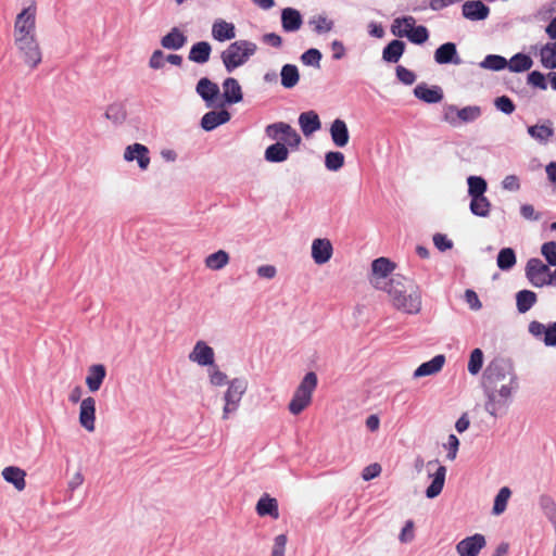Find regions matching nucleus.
I'll list each match as a JSON object with an SVG mask.
<instances>
[{"label": "nucleus", "instance_id": "31", "mask_svg": "<svg viewBox=\"0 0 556 556\" xmlns=\"http://www.w3.org/2000/svg\"><path fill=\"white\" fill-rule=\"evenodd\" d=\"M106 376V368L102 364H94L88 368L86 384L90 392L100 390Z\"/></svg>", "mask_w": 556, "mask_h": 556}, {"label": "nucleus", "instance_id": "55", "mask_svg": "<svg viewBox=\"0 0 556 556\" xmlns=\"http://www.w3.org/2000/svg\"><path fill=\"white\" fill-rule=\"evenodd\" d=\"M483 366V352L481 349L476 348L471 351L468 362V371L470 375H477L480 372Z\"/></svg>", "mask_w": 556, "mask_h": 556}, {"label": "nucleus", "instance_id": "64", "mask_svg": "<svg viewBox=\"0 0 556 556\" xmlns=\"http://www.w3.org/2000/svg\"><path fill=\"white\" fill-rule=\"evenodd\" d=\"M433 244L440 252H445L453 248V241L443 233L433 235Z\"/></svg>", "mask_w": 556, "mask_h": 556}, {"label": "nucleus", "instance_id": "62", "mask_svg": "<svg viewBox=\"0 0 556 556\" xmlns=\"http://www.w3.org/2000/svg\"><path fill=\"white\" fill-rule=\"evenodd\" d=\"M457 112L458 108L455 104H446L444 106V112L442 119L450 124L453 127L458 126V118H457Z\"/></svg>", "mask_w": 556, "mask_h": 556}, {"label": "nucleus", "instance_id": "48", "mask_svg": "<svg viewBox=\"0 0 556 556\" xmlns=\"http://www.w3.org/2000/svg\"><path fill=\"white\" fill-rule=\"evenodd\" d=\"M482 114V110L479 105H467L458 109L457 118L458 126L462 123L468 124L477 121Z\"/></svg>", "mask_w": 556, "mask_h": 556}, {"label": "nucleus", "instance_id": "9", "mask_svg": "<svg viewBox=\"0 0 556 556\" xmlns=\"http://www.w3.org/2000/svg\"><path fill=\"white\" fill-rule=\"evenodd\" d=\"M547 273H549V266L545 265L539 257H531L528 260L525 274L528 281L534 288H543L546 286Z\"/></svg>", "mask_w": 556, "mask_h": 556}, {"label": "nucleus", "instance_id": "51", "mask_svg": "<svg viewBox=\"0 0 556 556\" xmlns=\"http://www.w3.org/2000/svg\"><path fill=\"white\" fill-rule=\"evenodd\" d=\"M344 154L340 151H328L325 154V167L330 172H338L344 165Z\"/></svg>", "mask_w": 556, "mask_h": 556}, {"label": "nucleus", "instance_id": "18", "mask_svg": "<svg viewBox=\"0 0 556 556\" xmlns=\"http://www.w3.org/2000/svg\"><path fill=\"white\" fill-rule=\"evenodd\" d=\"M149 149L142 143H132L126 147L124 151V160L127 162L136 161L141 170L148 169L150 165Z\"/></svg>", "mask_w": 556, "mask_h": 556}, {"label": "nucleus", "instance_id": "61", "mask_svg": "<svg viewBox=\"0 0 556 556\" xmlns=\"http://www.w3.org/2000/svg\"><path fill=\"white\" fill-rule=\"evenodd\" d=\"M519 212L521 217L529 222H539L542 218V213L535 211L532 204H521Z\"/></svg>", "mask_w": 556, "mask_h": 556}, {"label": "nucleus", "instance_id": "13", "mask_svg": "<svg viewBox=\"0 0 556 556\" xmlns=\"http://www.w3.org/2000/svg\"><path fill=\"white\" fill-rule=\"evenodd\" d=\"M435 465V471L432 473L429 472L431 482L425 491L426 497L430 500L435 498L441 494L445 483L446 467L444 465H440L438 460H430L428 462L427 467L430 468Z\"/></svg>", "mask_w": 556, "mask_h": 556}, {"label": "nucleus", "instance_id": "11", "mask_svg": "<svg viewBox=\"0 0 556 556\" xmlns=\"http://www.w3.org/2000/svg\"><path fill=\"white\" fill-rule=\"evenodd\" d=\"M528 330L531 336L542 341L546 346H556V321L545 325L538 320H532L528 326Z\"/></svg>", "mask_w": 556, "mask_h": 556}, {"label": "nucleus", "instance_id": "32", "mask_svg": "<svg viewBox=\"0 0 556 556\" xmlns=\"http://www.w3.org/2000/svg\"><path fill=\"white\" fill-rule=\"evenodd\" d=\"M212 53V46L208 41H198L189 50L188 60L197 64L208 62Z\"/></svg>", "mask_w": 556, "mask_h": 556}, {"label": "nucleus", "instance_id": "46", "mask_svg": "<svg viewBox=\"0 0 556 556\" xmlns=\"http://www.w3.org/2000/svg\"><path fill=\"white\" fill-rule=\"evenodd\" d=\"M395 268V264L387 257H378L371 263V271L375 276L387 278Z\"/></svg>", "mask_w": 556, "mask_h": 556}, {"label": "nucleus", "instance_id": "33", "mask_svg": "<svg viewBox=\"0 0 556 556\" xmlns=\"http://www.w3.org/2000/svg\"><path fill=\"white\" fill-rule=\"evenodd\" d=\"M187 36L178 27H173L161 38V46L167 50H179L187 43Z\"/></svg>", "mask_w": 556, "mask_h": 556}, {"label": "nucleus", "instance_id": "50", "mask_svg": "<svg viewBox=\"0 0 556 556\" xmlns=\"http://www.w3.org/2000/svg\"><path fill=\"white\" fill-rule=\"evenodd\" d=\"M405 38H407L414 45H422L429 39V30L424 25H417L416 23L410 29V34L404 33Z\"/></svg>", "mask_w": 556, "mask_h": 556}, {"label": "nucleus", "instance_id": "63", "mask_svg": "<svg viewBox=\"0 0 556 556\" xmlns=\"http://www.w3.org/2000/svg\"><path fill=\"white\" fill-rule=\"evenodd\" d=\"M212 370H210V382L214 387H222L224 384H228L227 375L220 371L217 366H211Z\"/></svg>", "mask_w": 556, "mask_h": 556}, {"label": "nucleus", "instance_id": "45", "mask_svg": "<svg viewBox=\"0 0 556 556\" xmlns=\"http://www.w3.org/2000/svg\"><path fill=\"white\" fill-rule=\"evenodd\" d=\"M508 61L506 58L500 54H488L479 63V66L484 70L500 72L507 68Z\"/></svg>", "mask_w": 556, "mask_h": 556}, {"label": "nucleus", "instance_id": "27", "mask_svg": "<svg viewBox=\"0 0 556 556\" xmlns=\"http://www.w3.org/2000/svg\"><path fill=\"white\" fill-rule=\"evenodd\" d=\"M212 37L214 40L225 42L236 38V26L231 22L222 18L214 21L212 25Z\"/></svg>", "mask_w": 556, "mask_h": 556}, {"label": "nucleus", "instance_id": "6", "mask_svg": "<svg viewBox=\"0 0 556 556\" xmlns=\"http://www.w3.org/2000/svg\"><path fill=\"white\" fill-rule=\"evenodd\" d=\"M248 389V381L244 378H233L228 382V389L224 394L225 405L223 408V418L227 419L229 415L239 407L241 399Z\"/></svg>", "mask_w": 556, "mask_h": 556}, {"label": "nucleus", "instance_id": "7", "mask_svg": "<svg viewBox=\"0 0 556 556\" xmlns=\"http://www.w3.org/2000/svg\"><path fill=\"white\" fill-rule=\"evenodd\" d=\"M265 134L268 138L288 144L291 149H298L302 138L290 124L285 122H276L269 124L265 128Z\"/></svg>", "mask_w": 556, "mask_h": 556}, {"label": "nucleus", "instance_id": "2", "mask_svg": "<svg viewBox=\"0 0 556 556\" xmlns=\"http://www.w3.org/2000/svg\"><path fill=\"white\" fill-rule=\"evenodd\" d=\"M509 378L510 384L517 386V375L509 359L496 357L491 361L483 372V389L496 387V384L506 378Z\"/></svg>", "mask_w": 556, "mask_h": 556}, {"label": "nucleus", "instance_id": "60", "mask_svg": "<svg viewBox=\"0 0 556 556\" xmlns=\"http://www.w3.org/2000/svg\"><path fill=\"white\" fill-rule=\"evenodd\" d=\"M395 75H396V78L404 85L406 86H410L413 85L415 81H416V74L406 68L405 66L403 65H397L396 68H395Z\"/></svg>", "mask_w": 556, "mask_h": 556}, {"label": "nucleus", "instance_id": "30", "mask_svg": "<svg viewBox=\"0 0 556 556\" xmlns=\"http://www.w3.org/2000/svg\"><path fill=\"white\" fill-rule=\"evenodd\" d=\"M289 148L288 144L276 141L265 149L264 159L268 163H282L289 157Z\"/></svg>", "mask_w": 556, "mask_h": 556}, {"label": "nucleus", "instance_id": "56", "mask_svg": "<svg viewBox=\"0 0 556 556\" xmlns=\"http://www.w3.org/2000/svg\"><path fill=\"white\" fill-rule=\"evenodd\" d=\"M495 109L506 115H510L516 110V104L508 96L496 97L493 101Z\"/></svg>", "mask_w": 556, "mask_h": 556}, {"label": "nucleus", "instance_id": "52", "mask_svg": "<svg viewBox=\"0 0 556 556\" xmlns=\"http://www.w3.org/2000/svg\"><path fill=\"white\" fill-rule=\"evenodd\" d=\"M105 118L118 125L125 122L127 113L121 103L110 104L104 114Z\"/></svg>", "mask_w": 556, "mask_h": 556}, {"label": "nucleus", "instance_id": "14", "mask_svg": "<svg viewBox=\"0 0 556 556\" xmlns=\"http://www.w3.org/2000/svg\"><path fill=\"white\" fill-rule=\"evenodd\" d=\"M222 102L218 103L217 108L225 105H233L243 100V92L239 81L233 77H227L223 81V93Z\"/></svg>", "mask_w": 556, "mask_h": 556}, {"label": "nucleus", "instance_id": "20", "mask_svg": "<svg viewBox=\"0 0 556 556\" xmlns=\"http://www.w3.org/2000/svg\"><path fill=\"white\" fill-rule=\"evenodd\" d=\"M485 546V538L480 533L467 536L456 544V551L459 556H478Z\"/></svg>", "mask_w": 556, "mask_h": 556}, {"label": "nucleus", "instance_id": "59", "mask_svg": "<svg viewBox=\"0 0 556 556\" xmlns=\"http://www.w3.org/2000/svg\"><path fill=\"white\" fill-rule=\"evenodd\" d=\"M311 25H314V30L318 35L326 34L333 28V21L328 20L326 16L319 15L317 18L309 21Z\"/></svg>", "mask_w": 556, "mask_h": 556}, {"label": "nucleus", "instance_id": "40", "mask_svg": "<svg viewBox=\"0 0 556 556\" xmlns=\"http://www.w3.org/2000/svg\"><path fill=\"white\" fill-rule=\"evenodd\" d=\"M416 23V18L412 15H403L394 18L391 25V33L399 38L405 37L404 33L410 34V29Z\"/></svg>", "mask_w": 556, "mask_h": 556}, {"label": "nucleus", "instance_id": "41", "mask_svg": "<svg viewBox=\"0 0 556 556\" xmlns=\"http://www.w3.org/2000/svg\"><path fill=\"white\" fill-rule=\"evenodd\" d=\"M540 61L544 68L556 70V41L545 43L540 50Z\"/></svg>", "mask_w": 556, "mask_h": 556}, {"label": "nucleus", "instance_id": "24", "mask_svg": "<svg viewBox=\"0 0 556 556\" xmlns=\"http://www.w3.org/2000/svg\"><path fill=\"white\" fill-rule=\"evenodd\" d=\"M280 20L282 30L286 33H295L303 25V16L301 12L291 7L281 10Z\"/></svg>", "mask_w": 556, "mask_h": 556}, {"label": "nucleus", "instance_id": "22", "mask_svg": "<svg viewBox=\"0 0 556 556\" xmlns=\"http://www.w3.org/2000/svg\"><path fill=\"white\" fill-rule=\"evenodd\" d=\"M96 421V400L88 396L80 401L79 406V424L89 432L94 430Z\"/></svg>", "mask_w": 556, "mask_h": 556}, {"label": "nucleus", "instance_id": "10", "mask_svg": "<svg viewBox=\"0 0 556 556\" xmlns=\"http://www.w3.org/2000/svg\"><path fill=\"white\" fill-rule=\"evenodd\" d=\"M36 29V10L33 8H25L16 16L14 24L15 40L17 37L26 38L27 36H35Z\"/></svg>", "mask_w": 556, "mask_h": 556}, {"label": "nucleus", "instance_id": "53", "mask_svg": "<svg viewBox=\"0 0 556 556\" xmlns=\"http://www.w3.org/2000/svg\"><path fill=\"white\" fill-rule=\"evenodd\" d=\"M539 506L549 521H556V502L547 494H543L539 498Z\"/></svg>", "mask_w": 556, "mask_h": 556}, {"label": "nucleus", "instance_id": "4", "mask_svg": "<svg viewBox=\"0 0 556 556\" xmlns=\"http://www.w3.org/2000/svg\"><path fill=\"white\" fill-rule=\"evenodd\" d=\"M518 389V384H503L498 390L496 387L488 388L484 390L486 395L485 410L494 416H502L506 413L509 404L513 391Z\"/></svg>", "mask_w": 556, "mask_h": 556}, {"label": "nucleus", "instance_id": "54", "mask_svg": "<svg viewBox=\"0 0 556 556\" xmlns=\"http://www.w3.org/2000/svg\"><path fill=\"white\" fill-rule=\"evenodd\" d=\"M323 59L321 52L317 48H309L306 51H304L300 60L305 66H312L315 68L320 67V61Z\"/></svg>", "mask_w": 556, "mask_h": 556}, {"label": "nucleus", "instance_id": "28", "mask_svg": "<svg viewBox=\"0 0 556 556\" xmlns=\"http://www.w3.org/2000/svg\"><path fill=\"white\" fill-rule=\"evenodd\" d=\"M445 363V356L443 354H438L433 356L431 359L424 362L420 364L414 371V378H421L434 375L439 372Z\"/></svg>", "mask_w": 556, "mask_h": 556}, {"label": "nucleus", "instance_id": "5", "mask_svg": "<svg viewBox=\"0 0 556 556\" xmlns=\"http://www.w3.org/2000/svg\"><path fill=\"white\" fill-rule=\"evenodd\" d=\"M395 285H401L400 277L391 278L388 293L392 296L394 305L408 314H417L421 308V296L418 290L406 294L404 290L399 289Z\"/></svg>", "mask_w": 556, "mask_h": 556}, {"label": "nucleus", "instance_id": "36", "mask_svg": "<svg viewBox=\"0 0 556 556\" xmlns=\"http://www.w3.org/2000/svg\"><path fill=\"white\" fill-rule=\"evenodd\" d=\"M280 84L285 89L294 88L300 81V72L295 64L287 63L280 70Z\"/></svg>", "mask_w": 556, "mask_h": 556}, {"label": "nucleus", "instance_id": "25", "mask_svg": "<svg viewBox=\"0 0 556 556\" xmlns=\"http://www.w3.org/2000/svg\"><path fill=\"white\" fill-rule=\"evenodd\" d=\"M528 135L540 144H546L555 135L553 122L544 119L542 124H535L527 127Z\"/></svg>", "mask_w": 556, "mask_h": 556}, {"label": "nucleus", "instance_id": "38", "mask_svg": "<svg viewBox=\"0 0 556 556\" xmlns=\"http://www.w3.org/2000/svg\"><path fill=\"white\" fill-rule=\"evenodd\" d=\"M538 302V295L534 291L522 289L516 293V306L519 314L529 312Z\"/></svg>", "mask_w": 556, "mask_h": 556}, {"label": "nucleus", "instance_id": "49", "mask_svg": "<svg viewBox=\"0 0 556 556\" xmlns=\"http://www.w3.org/2000/svg\"><path fill=\"white\" fill-rule=\"evenodd\" d=\"M511 491L508 486H503L500 489L497 494L495 495L492 513L496 516L501 515L505 511L507 502L510 497Z\"/></svg>", "mask_w": 556, "mask_h": 556}, {"label": "nucleus", "instance_id": "1", "mask_svg": "<svg viewBox=\"0 0 556 556\" xmlns=\"http://www.w3.org/2000/svg\"><path fill=\"white\" fill-rule=\"evenodd\" d=\"M257 50L256 43L250 40H236L220 54V59L228 73L242 66Z\"/></svg>", "mask_w": 556, "mask_h": 556}, {"label": "nucleus", "instance_id": "44", "mask_svg": "<svg viewBox=\"0 0 556 556\" xmlns=\"http://www.w3.org/2000/svg\"><path fill=\"white\" fill-rule=\"evenodd\" d=\"M468 197L476 198L485 195L488 182L482 176L470 175L467 177Z\"/></svg>", "mask_w": 556, "mask_h": 556}, {"label": "nucleus", "instance_id": "17", "mask_svg": "<svg viewBox=\"0 0 556 556\" xmlns=\"http://www.w3.org/2000/svg\"><path fill=\"white\" fill-rule=\"evenodd\" d=\"M231 119V114L224 106L219 110H212L206 112L200 121V126L205 131H213L217 127L228 123Z\"/></svg>", "mask_w": 556, "mask_h": 556}, {"label": "nucleus", "instance_id": "57", "mask_svg": "<svg viewBox=\"0 0 556 556\" xmlns=\"http://www.w3.org/2000/svg\"><path fill=\"white\" fill-rule=\"evenodd\" d=\"M547 75H544L542 72L540 71H532V72H529L528 73V76H527V83L534 87V88H538V89H541V90H546L547 89Z\"/></svg>", "mask_w": 556, "mask_h": 556}, {"label": "nucleus", "instance_id": "15", "mask_svg": "<svg viewBox=\"0 0 556 556\" xmlns=\"http://www.w3.org/2000/svg\"><path fill=\"white\" fill-rule=\"evenodd\" d=\"M434 62L439 65H460L463 60L460 59L457 46L455 42L447 41L440 45L433 53Z\"/></svg>", "mask_w": 556, "mask_h": 556}, {"label": "nucleus", "instance_id": "23", "mask_svg": "<svg viewBox=\"0 0 556 556\" xmlns=\"http://www.w3.org/2000/svg\"><path fill=\"white\" fill-rule=\"evenodd\" d=\"M333 247L329 239L317 238L312 242V258L317 265L326 264L332 256Z\"/></svg>", "mask_w": 556, "mask_h": 556}, {"label": "nucleus", "instance_id": "37", "mask_svg": "<svg viewBox=\"0 0 556 556\" xmlns=\"http://www.w3.org/2000/svg\"><path fill=\"white\" fill-rule=\"evenodd\" d=\"M25 476L26 472L15 466H8L2 470V477L8 482L13 484V486L17 491H22L25 489L26 482H25Z\"/></svg>", "mask_w": 556, "mask_h": 556}, {"label": "nucleus", "instance_id": "12", "mask_svg": "<svg viewBox=\"0 0 556 556\" xmlns=\"http://www.w3.org/2000/svg\"><path fill=\"white\" fill-rule=\"evenodd\" d=\"M195 92L205 102L206 108H217L220 89L218 85L208 77H202L198 80Z\"/></svg>", "mask_w": 556, "mask_h": 556}, {"label": "nucleus", "instance_id": "26", "mask_svg": "<svg viewBox=\"0 0 556 556\" xmlns=\"http://www.w3.org/2000/svg\"><path fill=\"white\" fill-rule=\"evenodd\" d=\"M329 134L332 143L337 148H344L345 146H348L350 140V131L345 121L341 118H336L330 125Z\"/></svg>", "mask_w": 556, "mask_h": 556}, {"label": "nucleus", "instance_id": "34", "mask_svg": "<svg viewBox=\"0 0 556 556\" xmlns=\"http://www.w3.org/2000/svg\"><path fill=\"white\" fill-rule=\"evenodd\" d=\"M256 513L261 517L269 516L274 519L279 517L278 502L268 494H263L256 503Z\"/></svg>", "mask_w": 556, "mask_h": 556}, {"label": "nucleus", "instance_id": "21", "mask_svg": "<svg viewBox=\"0 0 556 556\" xmlns=\"http://www.w3.org/2000/svg\"><path fill=\"white\" fill-rule=\"evenodd\" d=\"M189 359L200 366H214V350L205 341L200 340L190 352Z\"/></svg>", "mask_w": 556, "mask_h": 556}, {"label": "nucleus", "instance_id": "29", "mask_svg": "<svg viewBox=\"0 0 556 556\" xmlns=\"http://www.w3.org/2000/svg\"><path fill=\"white\" fill-rule=\"evenodd\" d=\"M299 125L305 137L312 136L321 128V122L315 111H306L300 114Z\"/></svg>", "mask_w": 556, "mask_h": 556}, {"label": "nucleus", "instance_id": "8", "mask_svg": "<svg viewBox=\"0 0 556 556\" xmlns=\"http://www.w3.org/2000/svg\"><path fill=\"white\" fill-rule=\"evenodd\" d=\"M15 45L26 64L36 67L41 62V51L35 36L17 37Z\"/></svg>", "mask_w": 556, "mask_h": 556}, {"label": "nucleus", "instance_id": "16", "mask_svg": "<svg viewBox=\"0 0 556 556\" xmlns=\"http://www.w3.org/2000/svg\"><path fill=\"white\" fill-rule=\"evenodd\" d=\"M413 93L415 98L427 104L440 103L444 98L443 89L439 85L419 83L415 86Z\"/></svg>", "mask_w": 556, "mask_h": 556}, {"label": "nucleus", "instance_id": "47", "mask_svg": "<svg viewBox=\"0 0 556 556\" xmlns=\"http://www.w3.org/2000/svg\"><path fill=\"white\" fill-rule=\"evenodd\" d=\"M229 262V254L224 250H218L205 258V266L212 270H220Z\"/></svg>", "mask_w": 556, "mask_h": 556}, {"label": "nucleus", "instance_id": "3", "mask_svg": "<svg viewBox=\"0 0 556 556\" xmlns=\"http://www.w3.org/2000/svg\"><path fill=\"white\" fill-rule=\"evenodd\" d=\"M317 383L318 378L314 371L305 374L289 402L288 408L291 414L299 415L311 404L312 394L316 389Z\"/></svg>", "mask_w": 556, "mask_h": 556}, {"label": "nucleus", "instance_id": "19", "mask_svg": "<svg viewBox=\"0 0 556 556\" xmlns=\"http://www.w3.org/2000/svg\"><path fill=\"white\" fill-rule=\"evenodd\" d=\"M462 14L472 22L484 21L490 15V8L481 0H467L462 5Z\"/></svg>", "mask_w": 556, "mask_h": 556}, {"label": "nucleus", "instance_id": "35", "mask_svg": "<svg viewBox=\"0 0 556 556\" xmlns=\"http://www.w3.org/2000/svg\"><path fill=\"white\" fill-rule=\"evenodd\" d=\"M406 45L400 39H393L382 50V60L387 63H396L405 52Z\"/></svg>", "mask_w": 556, "mask_h": 556}, {"label": "nucleus", "instance_id": "43", "mask_svg": "<svg viewBox=\"0 0 556 556\" xmlns=\"http://www.w3.org/2000/svg\"><path fill=\"white\" fill-rule=\"evenodd\" d=\"M491 202L485 195L470 199L469 211L477 217H488L491 212Z\"/></svg>", "mask_w": 556, "mask_h": 556}, {"label": "nucleus", "instance_id": "42", "mask_svg": "<svg viewBox=\"0 0 556 556\" xmlns=\"http://www.w3.org/2000/svg\"><path fill=\"white\" fill-rule=\"evenodd\" d=\"M517 263V255L513 248H502L496 257V265L503 271L514 268Z\"/></svg>", "mask_w": 556, "mask_h": 556}, {"label": "nucleus", "instance_id": "39", "mask_svg": "<svg viewBox=\"0 0 556 556\" xmlns=\"http://www.w3.org/2000/svg\"><path fill=\"white\" fill-rule=\"evenodd\" d=\"M508 61L507 68L514 73H523L529 71L533 65L532 58L525 53L518 52L514 54Z\"/></svg>", "mask_w": 556, "mask_h": 556}, {"label": "nucleus", "instance_id": "58", "mask_svg": "<svg viewBox=\"0 0 556 556\" xmlns=\"http://www.w3.org/2000/svg\"><path fill=\"white\" fill-rule=\"evenodd\" d=\"M541 254L549 267H556V242L547 241L541 245Z\"/></svg>", "mask_w": 556, "mask_h": 556}]
</instances>
